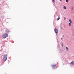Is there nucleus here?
I'll return each instance as SVG.
<instances>
[{"label":"nucleus","mask_w":74,"mask_h":74,"mask_svg":"<svg viewBox=\"0 0 74 74\" xmlns=\"http://www.w3.org/2000/svg\"><path fill=\"white\" fill-rule=\"evenodd\" d=\"M64 20L65 21V20H66V18L64 17Z\"/></svg>","instance_id":"nucleus-14"},{"label":"nucleus","mask_w":74,"mask_h":74,"mask_svg":"<svg viewBox=\"0 0 74 74\" xmlns=\"http://www.w3.org/2000/svg\"><path fill=\"white\" fill-rule=\"evenodd\" d=\"M55 67H56V64L52 65L51 66V67L52 68H55Z\"/></svg>","instance_id":"nucleus-4"},{"label":"nucleus","mask_w":74,"mask_h":74,"mask_svg":"<svg viewBox=\"0 0 74 74\" xmlns=\"http://www.w3.org/2000/svg\"><path fill=\"white\" fill-rule=\"evenodd\" d=\"M54 2H55V1H54Z\"/></svg>","instance_id":"nucleus-17"},{"label":"nucleus","mask_w":74,"mask_h":74,"mask_svg":"<svg viewBox=\"0 0 74 74\" xmlns=\"http://www.w3.org/2000/svg\"><path fill=\"white\" fill-rule=\"evenodd\" d=\"M8 36V35L7 34L5 33L3 35L2 37L3 38H5L7 37Z\"/></svg>","instance_id":"nucleus-2"},{"label":"nucleus","mask_w":74,"mask_h":74,"mask_svg":"<svg viewBox=\"0 0 74 74\" xmlns=\"http://www.w3.org/2000/svg\"><path fill=\"white\" fill-rule=\"evenodd\" d=\"M69 21L70 23H72V21H71V19H70L69 20Z\"/></svg>","instance_id":"nucleus-8"},{"label":"nucleus","mask_w":74,"mask_h":74,"mask_svg":"<svg viewBox=\"0 0 74 74\" xmlns=\"http://www.w3.org/2000/svg\"><path fill=\"white\" fill-rule=\"evenodd\" d=\"M66 49H67V50H66V51H68V50L69 49V48H68V47H66Z\"/></svg>","instance_id":"nucleus-7"},{"label":"nucleus","mask_w":74,"mask_h":74,"mask_svg":"<svg viewBox=\"0 0 74 74\" xmlns=\"http://www.w3.org/2000/svg\"><path fill=\"white\" fill-rule=\"evenodd\" d=\"M71 64L72 65H74V61H73L71 63Z\"/></svg>","instance_id":"nucleus-5"},{"label":"nucleus","mask_w":74,"mask_h":74,"mask_svg":"<svg viewBox=\"0 0 74 74\" xmlns=\"http://www.w3.org/2000/svg\"><path fill=\"white\" fill-rule=\"evenodd\" d=\"M53 1H54V0H53Z\"/></svg>","instance_id":"nucleus-16"},{"label":"nucleus","mask_w":74,"mask_h":74,"mask_svg":"<svg viewBox=\"0 0 74 74\" xmlns=\"http://www.w3.org/2000/svg\"><path fill=\"white\" fill-rule=\"evenodd\" d=\"M7 54L3 56V61L4 62H5L7 60Z\"/></svg>","instance_id":"nucleus-1"},{"label":"nucleus","mask_w":74,"mask_h":74,"mask_svg":"<svg viewBox=\"0 0 74 74\" xmlns=\"http://www.w3.org/2000/svg\"><path fill=\"white\" fill-rule=\"evenodd\" d=\"M63 43H62V47H63Z\"/></svg>","instance_id":"nucleus-12"},{"label":"nucleus","mask_w":74,"mask_h":74,"mask_svg":"<svg viewBox=\"0 0 74 74\" xmlns=\"http://www.w3.org/2000/svg\"><path fill=\"white\" fill-rule=\"evenodd\" d=\"M63 8L64 9V10H66V6H64L63 7Z\"/></svg>","instance_id":"nucleus-9"},{"label":"nucleus","mask_w":74,"mask_h":74,"mask_svg":"<svg viewBox=\"0 0 74 74\" xmlns=\"http://www.w3.org/2000/svg\"><path fill=\"white\" fill-rule=\"evenodd\" d=\"M60 1L62 2V0H59Z\"/></svg>","instance_id":"nucleus-15"},{"label":"nucleus","mask_w":74,"mask_h":74,"mask_svg":"<svg viewBox=\"0 0 74 74\" xmlns=\"http://www.w3.org/2000/svg\"><path fill=\"white\" fill-rule=\"evenodd\" d=\"M54 30L55 33H56V34H58V29H57L56 28H55Z\"/></svg>","instance_id":"nucleus-3"},{"label":"nucleus","mask_w":74,"mask_h":74,"mask_svg":"<svg viewBox=\"0 0 74 74\" xmlns=\"http://www.w3.org/2000/svg\"><path fill=\"white\" fill-rule=\"evenodd\" d=\"M66 3H68V0H66Z\"/></svg>","instance_id":"nucleus-13"},{"label":"nucleus","mask_w":74,"mask_h":74,"mask_svg":"<svg viewBox=\"0 0 74 74\" xmlns=\"http://www.w3.org/2000/svg\"><path fill=\"white\" fill-rule=\"evenodd\" d=\"M69 26H71V23H69Z\"/></svg>","instance_id":"nucleus-11"},{"label":"nucleus","mask_w":74,"mask_h":74,"mask_svg":"<svg viewBox=\"0 0 74 74\" xmlns=\"http://www.w3.org/2000/svg\"><path fill=\"white\" fill-rule=\"evenodd\" d=\"M6 32L7 33H9V31L8 29H6Z\"/></svg>","instance_id":"nucleus-6"},{"label":"nucleus","mask_w":74,"mask_h":74,"mask_svg":"<svg viewBox=\"0 0 74 74\" xmlns=\"http://www.w3.org/2000/svg\"><path fill=\"white\" fill-rule=\"evenodd\" d=\"M60 19V18H59V16H58V18L57 19V21H59Z\"/></svg>","instance_id":"nucleus-10"}]
</instances>
